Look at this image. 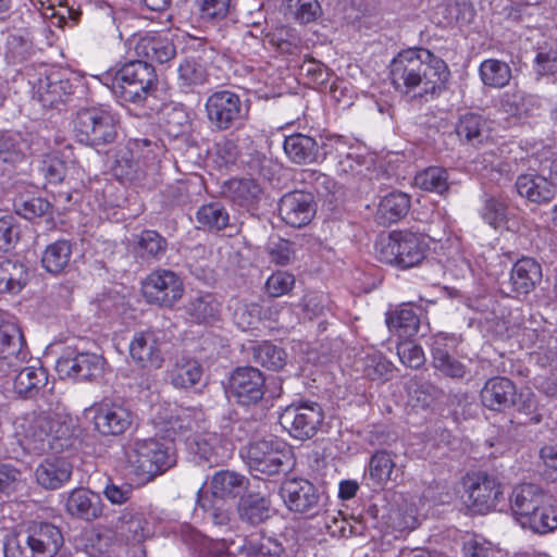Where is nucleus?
<instances>
[{"mask_svg":"<svg viewBox=\"0 0 557 557\" xmlns=\"http://www.w3.org/2000/svg\"><path fill=\"white\" fill-rule=\"evenodd\" d=\"M394 88L411 98L440 95L450 76L445 61L425 48L400 51L391 62Z\"/></svg>","mask_w":557,"mask_h":557,"instance_id":"f257e3e1","label":"nucleus"},{"mask_svg":"<svg viewBox=\"0 0 557 557\" xmlns=\"http://www.w3.org/2000/svg\"><path fill=\"white\" fill-rule=\"evenodd\" d=\"M510 506L522 528L542 534L557 529L555 500L539 485L524 483L516 486L510 496Z\"/></svg>","mask_w":557,"mask_h":557,"instance_id":"f03ea898","label":"nucleus"},{"mask_svg":"<svg viewBox=\"0 0 557 557\" xmlns=\"http://www.w3.org/2000/svg\"><path fill=\"white\" fill-rule=\"evenodd\" d=\"M64 543L59 527L47 521L32 520L8 541L5 557H54Z\"/></svg>","mask_w":557,"mask_h":557,"instance_id":"7ed1b4c3","label":"nucleus"},{"mask_svg":"<svg viewBox=\"0 0 557 557\" xmlns=\"http://www.w3.org/2000/svg\"><path fill=\"white\" fill-rule=\"evenodd\" d=\"M124 463L139 483H148L174 463L170 448L156 438H136L124 447Z\"/></svg>","mask_w":557,"mask_h":557,"instance_id":"20e7f679","label":"nucleus"},{"mask_svg":"<svg viewBox=\"0 0 557 557\" xmlns=\"http://www.w3.org/2000/svg\"><path fill=\"white\" fill-rule=\"evenodd\" d=\"M243 457L250 471L265 475H275L289 471L294 467L292 449L277 438L250 443Z\"/></svg>","mask_w":557,"mask_h":557,"instance_id":"39448f33","label":"nucleus"},{"mask_svg":"<svg viewBox=\"0 0 557 557\" xmlns=\"http://www.w3.org/2000/svg\"><path fill=\"white\" fill-rule=\"evenodd\" d=\"M205 111L211 128L216 132L243 127L249 114L239 95L227 89L211 94L206 100Z\"/></svg>","mask_w":557,"mask_h":557,"instance_id":"423d86ee","label":"nucleus"},{"mask_svg":"<svg viewBox=\"0 0 557 557\" xmlns=\"http://www.w3.org/2000/svg\"><path fill=\"white\" fill-rule=\"evenodd\" d=\"M426 244L423 237L410 232H393L380 243L377 258L381 262L400 269L418 265L424 258Z\"/></svg>","mask_w":557,"mask_h":557,"instance_id":"0eeeda50","label":"nucleus"},{"mask_svg":"<svg viewBox=\"0 0 557 557\" xmlns=\"http://www.w3.org/2000/svg\"><path fill=\"white\" fill-rule=\"evenodd\" d=\"M116 125L113 114L96 107L79 110L74 119L78 141L92 147L113 143L117 136Z\"/></svg>","mask_w":557,"mask_h":557,"instance_id":"6e6552de","label":"nucleus"},{"mask_svg":"<svg viewBox=\"0 0 557 557\" xmlns=\"http://www.w3.org/2000/svg\"><path fill=\"white\" fill-rule=\"evenodd\" d=\"M324 419L322 407L313 401L294 403L283 409L278 421L284 430L296 440L312 438Z\"/></svg>","mask_w":557,"mask_h":557,"instance_id":"1a4fd4ad","label":"nucleus"},{"mask_svg":"<svg viewBox=\"0 0 557 557\" xmlns=\"http://www.w3.org/2000/svg\"><path fill=\"white\" fill-rule=\"evenodd\" d=\"M104 359L95 352L67 346L58 358L55 370L61 379L91 381L103 372Z\"/></svg>","mask_w":557,"mask_h":557,"instance_id":"9d476101","label":"nucleus"},{"mask_svg":"<svg viewBox=\"0 0 557 557\" xmlns=\"http://www.w3.org/2000/svg\"><path fill=\"white\" fill-rule=\"evenodd\" d=\"M280 495L292 512L313 517L322 509V494L309 480L302 478L284 480L280 487Z\"/></svg>","mask_w":557,"mask_h":557,"instance_id":"9b49d317","label":"nucleus"},{"mask_svg":"<svg viewBox=\"0 0 557 557\" xmlns=\"http://www.w3.org/2000/svg\"><path fill=\"white\" fill-rule=\"evenodd\" d=\"M143 294L149 304L170 308L184 294L183 281L171 270H156L143 282Z\"/></svg>","mask_w":557,"mask_h":557,"instance_id":"f8f14e48","label":"nucleus"},{"mask_svg":"<svg viewBox=\"0 0 557 557\" xmlns=\"http://www.w3.org/2000/svg\"><path fill=\"white\" fill-rule=\"evenodd\" d=\"M71 428L60 418L47 414H39L33 419L27 437L36 444L35 449L45 451L47 449L62 450L71 445Z\"/></svg>","mask_w":557,"mask_h":557,"instance_id":"ddd939ff","label":"nucleus"},{"mask_svg":"<svg viewBox=\"0 0 557 557\" xmlns=\"http://www.w3.org/2000/svg\"><path fill=\"white\" fill-rule=\"evenodd\" d=\"M468 493V506L475 512L485 513L494 509L503 496L497 479L485 472L469 475L465 483Z\"/></svg>","mask_w":557,"mask_h":557,"instance_id":"4468645a","label":"nucleus"},{"mask_svg":"<svg viewBox=\"0 0 557 557\" xmlns=\"http://www.w3.org/2000/svg\"><path fill=\"white\" fill-rule=\"evenodd\" d=\"M265 379L253 367H239L230 376L228 392L238 404L250 406L259 403L264 395Z\"/></svg>","mask_w":557,"mask_h":557,"instance_id":"2eb2a0df","label":"nucleus"},{"mask_svg":"<svg viewBox=\"0 0 557 557\" xmlns=\"http://www.w3.org/2000/svg\"><path fill=\"white\" fill-rule=\"evenodd\" d=\"M79 87L77 78L70 77L52 72L44 77H39L34 84V98H36L45 108H53L60 103H65Z\"/></svg>","mask_w":557,"mask_h":557,"instance_id":"dca6fc26","label":"nucleus"},{"mask_svg":"<svg viewBox=\"0 0 557 557\" xmlns=\"http://www.w3.org/2000/svg\"><path fill=\"white\" fill-rule=\"evenodd\" d=\"M29 351L25 338L15 324L0 326V372L17 371L27 361Z\"/></svg>","mask_w":557,"mask_h":557,"instance_id":"f3484780","label":"nucleus"},{"mask_svg":"<svg viewBox=\"0 0 557 557\" xmlns=\"http://www.w3.org/2000/svg\"><path fill=\"white\" fill-rule=\"evenodd\" d=\"M95 430L103 436H117L123 434L133 423L134 414L125 406L115 403H101L94 406Z\"/></svg>","mask_w":557,"mask_h":557,"instance_id":"a211bd4d","label":"nucleus"},{"mask_svg":"<svg viewBox=\"0 0 557 557\" xmlns=\"http://www.w3.org/2000/svg\"><path fill=\"white\" fill-rule=\"evenodd\" d=\"M278 212L286 224L293 227H302L314 216L313 196L301 190L287 193L280 200Z\"/></svg>","mask_w":557,"mask_h":557,"instance_id":"6ab92c4d","label":"nucleus"},{"mask_svg":"<svg viewBox=\"0 0 557 557\" xmlns=\"http://www.w3.org/2000/svg\"><path fill=\"white\" fill-rule=\"evenodd\" d=\"M161 346V332L140 331L135 333L129 344V355L143 368H160L163 362Z\"/></svg>","mask_w":557,"mask_h":557,"instance_id":"aec40b11","label":"nucleus"},{"mask_svg":"<svg viewBox=\"0 0 557 557\" xmlns=\"http://www.w3.org/2000/svg\"><path fill=\"white\" fill-rule=\"evenodd\" d=\"M262 194L259 183L250 177H233L221 185V195L247 211L257 209Z\"/></svg>","mask_w":557,"mask_h":557,"instance_id":"412c9836","label":"nucleus"},{"mask_svg":"<svg viewBox=\"0 0 557 557\" xmlns=\"http://www.w3.org/2000/svg\"><path fill=\"white\" fill-rule=\"evenodd\" d=\"M491 122L484 116L467 112L458 119L455 132L462 145L478 148L491 138Z\"/></svg>","mask_w":557,"mask_h":557,"instance_id":"4be33fe9","label":"nucleus"},{"mask_svg":"<svg viewBox=\"0 0 557 557\" xmlns=\"http://www.w3.org/2000/svg\"><path fill=\"white\" fill-rule=\"evenodd\" d=\"M283 149L288 160L297 165L315 163L324 158L319 143L313 137L301 133L286 136Z\"/></svg>","mask_w":557,"mask_h":557,"instance_id":"5701e85b","label":"nucleus"},{"mask_svg":"<svg viewBox=\"0 0 557 557\" xmlns=\"http://www.w3.org/2000/svg\"><path fill=\"white\" fill-rule=\"evenodd\" d=\"M135 52L150 64H163L175 57L176 48L166 34L154 33L140 37L135 45Z\"/></svg>","mask_w":557,"mask_h":557,"instance_id":"b1692460","label":"nucleus"},{"mask_svg":"<svg viewBox=\"0 0 557 557\" xmlns=\"http://www.w3.org/2000/svg\"><path fill=\"white\" fill-rule=\"evenodd\" d=\"M516 386L509 379L495 376L485 382L481 400L486 408L502 411L516 404Z\"/></svg>","mask_w":557,"mask_h":557,"instance_id":"393cba45","label":"nucleus"},{"mask_svg":"<svg viewBox=\"0 0 557 557\" xmlns=\"http://www.w3.org/2000/svg\"><path fill=\"white\" fill-rule=\"evenodd\" d=\"M541 281V264L533 258H521L510 271L508 286L516 295H528Z\"/></svg>","mask_w":557,"mask_h":557,"instance_id":"a878e982","label":"nucleus"},{"mask_svg":"<svg viewBox=\"0 0 557 557\" xmlns=\"http://www.w3.org/2000/svg\"><path fill=\"white\" fill-rule=\"evenodd\" d=\"M517 193L536 205L550 202L556 195V186L545 176L539 174H521L516 181Z\"/></svg>","mask_w":557,"mask_h":557,"instance_id":"bb28decb","label":"nucleus"},{"mask_svg":"<svg viewBox=\"0 0 557 557\" xmlns=\"http://www.w3.org/2000/svg\"><path fill=\"white\" fill-rule=\"evenodd\" d=\"M66 511L73 517L94 521L101 517L103 503L99 494L85 488H76L67 496Z\"/></svg>","mask_w":557,"mask_h":557,"instance_id":"cd10ccee","label":"nucleus"},{"mask_svg":"<svg viewBox=\"0 0 557 557\" xmlns=\"http://www.w3.org/2000/svg\"><path fill=\"white\" fill-rule=\"evenodd\" d=\"M115 528L121 536L134 543H141L152 534L145 515L134 508H125L121 511Z\"/></svg>","mask_w":557,"mask_h":557,"instance_id":"c85d7f7f","label":"nucleus"},{"mask_svg":"<svg viewBox=\"0 0 557 557\" xmlns=\"http://www.w3.org/2000/svg\"><path fill=\"white\" fill-rule=\"evenodd\" d=\"M71 474V463L60 457L47 458L35 471L38 484L47 490L59 488L70 480Z\"/></svg>","mask_w":557,"mask_h":557,"instance_id":"c756f323","label":"nucleus"},{"mask_svg":"<svg viewBox=\"0 0 557 557\" xmlns=\"http://www.w3.org/2000/svg\"><path fill=\"white\" fill-rule=\"evenodd\" d=\"M112 91L122 102L141 104L149 110L156 109V86L129 82H113Z\"/></svg>","mask_w":557,"mask_h":557,"instance_id":"7c9ffc66","label":"nucleus"},{"mask_svg":"<svg viewBox=\"0 0 557 557\" xmlns=\"http://www.w3.org/2000/svg\"><path fill=\"white\" fill-rule=\"evenodd\" d=\"M168 240L153 230H145L135 237L134 252L147 262L159 261L168 250Z\"/></svg>","mask_w":557,"mask_h":557,"instance_id":"2f4dec72","label":"nucleus"},{"mask_svg":"<svg viewBox=\"0 0 557 557\" xmlns=\"http://www.w3.org/2000/svg\"><path fill=\"white\" fill-rule=\"evenodd\" d=\"M249 486V480L230 470H221L211 479V491L219 498H234L245 492Z\"/></svg>","mask_w":557,"mask_h":557,"instance_id":"473e14b6","label":"nucleus"},{"mask_svg":"<svg viewBox=\"0 0 557 557\" xmlns=\"http://www.w3.org/2000/svg\"><path fill=\"white\" fill-rule=\"evenodd\" d=\"M28 141L20 135H0V165L15 168L32 154Z\"/></svg>","mask_w":557,"mask_h":557,"instance_id":"72a5a7b5","label":"nucleus"},{"mask_svg":"<svg viewBox=\"0 0 557 557\" xmlns=\"http://www.w3.org/2000/svg\"><path fill=\"white\" fill-rule=\"evenodd\" d=\"M369 479L377 486H384L388 482H396L398 470L393 455L387 450L375 451L369 461Z\"/></svg>","mask_w":557,"mask_h":557,"instance_id":"f704fd0d","label":"nucleus"},{"mask_svg":"<svg viewBox=\"0 0 557 557\" xmlns=\"http://www.w3.org/2000/svg\"><path fill=\"white\" fill-rule=\"evenodd\" d=\"M28 271L16 259L0 261V293H18L26 285Z\"/></svg>","mask_w":557,"mask_h":557,"instance_id":"c9c22d12","label":"nucleus"},{"mask_svg":"<svg viewBox=\"0 0 557 557\" xmlns=\"http://www.w3.org/2000/svg\"><path fill=\"white\" fill-rule=\"evenodd\" d=\"M410 198L406 193L392 191L384 196L379 205L377 216L384 224L395 223L407 215Z\"/></svg>","mask_w":557,"mask_h":557,"instance_id":"e433bc0d","label":"nucleus"},{"mask_svg":"<svg viewBox=\"0 0 557 557\" xmlns=\"http://www.w3.org/2000/svg\"><path fill=\"white\" fill-rule=\"evenodd\" d=\"M171 383L177 388H190L200 383L202 379V367L191 358L177 359L170 371Z\"/></svg>","mask_w":557,"mask_h":557,"instance_id":"4c0bfd02","label":"nucleus"},{"mask_svg":"<svg viewBox=\"0 0 557 557\" xmlns=\"http://www.w3.org/2000/svg\"><path fill=\"white\" fill-rule=\"evenodd\" d=\"M221 442V437L216 433L197 434L193 437L190 449L200 460L213 466L224 458Z\"/></svg>","mask_w":557,"mask_h":557,"instance_id":"58836bf2","label":"nucleus"},{"mask_svg":"<svg viewBox=\"0 0 557 557\" xmlns=\"http://www.w3.org/2000/svg\"><path fill=\"white\" fill-rule=\"evenodd\" d=\"M114 82L140 83L146 87L157 85V75L153 66L144 60L125 63L115 74Z\"/></svg>","mask_w":557,"mask_h":557,"instance_id":"ea45409f","label":"nucleus"},{"mask_svg":"<svg viewBox=\"0 0 557 557\" xmlns=\"http://www.w3.org/2000/svg\"><path fill=\"white\" fill-rule=\"evenodd\" d=\"M47 383L48 373L44 368L25 367L14 379V389L23 397H32Z\"/></svg>","mask_w":557,"mask_h":557,"instance_id":"a19ab883","label":"nucleus"},{"mask_svg":"<svg viewBox=\"0 0 557 557\" xmlns=\"http://www.w3.org/2000/svg\"><path fill=\"white\" fill-rule=\"evenodd\" d=\"M72 245L66 239L48 245L42 253V267L52 274L61 273L70 263Z\"/></svg>","mask_w":557,"mask_h":557,"instance_id":"79ce46f5","label":"nucleus"},{"mask_svg":"<svg viewBox=\"0 0 557 557\" xmlns=\"http://www.w3.org/2000/svg\"><path fill=\"white\" fill-rule=\"evenodd\" d=\"M479 74L484 86L490 88H503L511 79L510 66L497 59L484 60L479 67Z\"/></svg>","mask_w":557,"mask_h":557,"instance_id":"37998d69","label":"nucleus"},{"mask_svg":"<svg viewBox=\"0 0 557 557\" xmlns=\"http://www.w3.org/2000/svg\"><path fill=\"white\" fill-rule=\"evenodd\" d=\"M391 331L397 332L400 337L408 338L418 333L420 319L412 308H400L386 318Z\"/></svg>","mask_w":557,"mask_h":557,"instance_id":"c03bdc74","label":"nucleus"},{"mask_svg":"<svg viewBox=\"0 0 557 557\" xmlns=\"http://www.w3.org/2000/svg\"><path fill=\"white\" fill-rule=\"evenodd\" d=\"M238 515L242 521L257 525L270 517V503L257 496L242 498L238 504Z\"/></svg>","mask_w":557,"mask_h":557,"instance_id":"a18cd8bd","label":"nucleus"},{"mask_svg":"<svg viewBox=\"0 0 557 557\" xmlns=\"http://www.w3.org/2000/svg\"><path fill=\"white\" fill-rule=\"evenodd\" d=\"M177 73L180 87L186 92L193 91L208 79L205 66L194 59H186L181 62Z\"/></svg>","mask_w":557,"mask_h":557,"instance_id":"49530a36","label":"nucleus"},{"mask_svg":"<svg viewBox=\"0 0 557 557\" xmlns=\"http://www.w3.org/2000/svg\"><path fill=\"white\" fill-rule=\"evenodd\" d=\"M198 223L210 231H221L228 226L230 214L220 202H210L201 206L196 214Z\"/></svg>","mask_w":557,"mask_h":557,"instance_id":"de8ad7c7","label":"nucleus"},{"mask_svg":"<svg viewBox=\"0 0 557 557\" xmlns=\"http://www.w3.org/2000/svg\"><path fill=\"white\" fill-rule=\"evenodd\" d=\"M448 172L441 166H430L414 176V184L421 189L443 195L449 188Z\"/></svg>","mask_w":557,"mask_h":557,"instance_id":"09e8293b","label":"nucleus"},{"mask_svg":"<svg viewBox=\"0 0 557 557\" xmlns=\"http://www.w3.org/2000/svg\"><path fill=\"white\" fill-rule=\"evenodd\" d=\"M13 205L16 214L29 221L52 214V205L42 197L18 196Z\"/></svg>","mask_w":557,"mask_h":557,"instance_id":"8fccbe9b","label":"nucleus"},{"mask_svg":"<svg viewBox=\"0 0 557 557\" xmlns=\"http://www.w3.org/2000/svg\"><path fill=\"white\" fill-rule=\"evenodd\" d=\"M187 313L197 322H208L216 318L220 304L211 294L197 295L188 301Z\"/></svg>","mask_w":557,"mask_h":557,"instance_id":"3c124183","label":"nucleus"},{"mask_svg":"<svg viewBox=\"0 0 557 557\" xmlns=\"http://www.w3.org/2000/svg\"><path fill=\"white\" fill-rule=\"evenodd\" d=\"M363 368L362 371L367 377L372 381L376 380H388L393 372V363L387 360L382 352L371 349L366 352L362 358Z\"/></svg>","mask_w":557,"mask_h":557,"instance_id":"603ef678","label":"nucleus"},{"mask_svg":"<svg viewBox=\"0 0 557 557\" xmlns=\"http://www.w3.org/2000/svg\"><path fill=\"white\" fill-rule=\"evenodd\" d=\"M252 358L258 364L277 371L284 367L286 354L281 347L264 342L253 347Z\"/></svg>","mask_w":557,"mask_h":557,"instance_id":"864d4df0","label":"nucleus"},{"mask_svg":"<svg viewBox=\"0 0 557 557\" xmlns=\"http://www.w3.org/2000/svg\"><path fill=\"white\" fill-rule=\"evenodd\" d=\"M535 102L534 97L522 91L505 92L500 100L502 109L511 116L529 115L531 106Z\"/></svg>","mask_w":557,"mask_h":557,"instance_id":"5fc2aeb1","label":"nucleus"},{"mask_svg":"<svg viewBox=\"0 0 557 557\" xmlns=\"http://www.w3.org/2000/svg\"><path fill=\"white\" fill-rule=\"evenodd\" d=\"M508 206L502 198L486 196L481 209L482 219L494 228L504 224L507 220Z\"/></svg>","mask_w":557,"mask_h":557,"instance_id":"6e6d98bb","label":"nucleus"},{"mask_svg":"<svg viewBox=\"0 0 557 557\" xmlns=\"http://www.w3.org/2000/svg\"><path fill=\"white\" fill-rule=\"evenodd\" d=\"M283 3L301 24L313 22L321 14L318 0H283Z\"/></svg>","mask_w":557,"mask_h":557,"instance_id":"4d7b16f0","label":"nucleus"},{"mask_svg":"<svg viewBox=\"0 0 557 557\" xmlns=\"http://www.w3.org/2000/svg\"><path fill=\"white\" fill-rule=\"evenodd\" d=\"M433 362V367L444 376L453 380H462L468 373V367L450 354L437 352Z\"/></svg>","mask_w":557,"mask_h":557,"instance_id":"13d9d810","label":"nucleus"},{"mask_svg":"<svg viewBox=\"0 0 557 557\" xmlns=\"http://www.w3.org/2000/svg\"><path fill=\"white\" fill-rule=\"evenodd\" d=\"M69 169V163L59 153L52 152L45 156L40 170L49 183L59 184L65 178Z\"/></svg>","mask_w":557,"mask_h":557,"instance_id":"bf43d9fd","label":"nucleus"},{"mask_svg":"<svg viewBox=\"0 0 557 557\" xmlns=\"http://www.w3.org/2000/svg\"><path fill=\"white\" fill-rule=\"evenodd\" d=\"M261 309L256 304L237 302L233 313L235 324L243 331L253 329L260 321Z\"/></svg>","mask_w":557,"mask_h":557,"instance_id":"052dcab7","label":"nucleus"},{"mask_svg":"<svg viewBox=\"0 0 557 557\" xmlns=\"http://www.w3.org/2000/svg\"><path fill=\"white\" fill-rule=\"evenodd\" d=\"M295 285V276L286 271H277L268 277L265 292L271 297H281L288 294Z\"/></svg>","mask_w":557,"mask_h":557,"instance_id":"680f3d73","label":"nucleus"},{"mask_svg":"<svg viewBox=\"0 0 557 557\" xmlns=\"http://www.w3.org/2000/svg\"><path fill=\"white\" fill-rule=\"evenodd\" d=\"M102 494L113 505L126 504L133 494V486L127 483L116 484L111 478L104 479Z\"/></svg>","mask_w":557,"mask_h":557,"instance_id":"e2e57ef3","label":"nucleus"},{"mask_svg":"<svg viewBox=\"0 0 557 557\" xmlns=\"http://www.w3.org/2000/svg\"><path fill=\"white\" fill-rule=\"evenodd\" d=\"M397 355L401 363L411 369H419L425 362L422 347L411 342L399 344Z\"/></svg>","mask_w":557,"mask_h":557,"instance_id":"0e129e2a","label":"nucleus"},{"mask_svg":"<svg viewBox=\"0 0 557 557\" xmlns=\"http://www.w3.org/2000/svg\"><path fill=\"white\" fill-rule=\"evenodd\" d=\"M299 69L300 74L306 76L313 84L323 85L329 81V69L315 59H305Z\"/></svg>","mask_w":557,"mask_h":557,"instance_id":"69168bd1","label":"nucleus"},{"mask_svg":"<svg viewBox=\"0 0 557 557\" xmlns=\"http://www.w3.org/2000/svg\"><path fill=\"white\" fill-rule=\"evenodd\" d=\"M196 411L188 408L180 409L175 416H171L166 423L169 425V431H172L173 434L183 435L187 431H190L196 424L195 420Z\"/></svg>","mask_w":557,"mask_h":557,"instance_id":"338daca9","label":"nucleus"},{"mask_svg":"<svg viewBox=\"0 0 557 557\" xmlns=\"http://www.w3.org/2000/svg\"><path fill=\"white\" fill-rule=\"evenodd\" d=\"M164 115L168 132L174 136L185 132L189 126V116L181 107L166 108Z\"/></svg>","mask_w":557,"mask_h":557,"instance_id":"774afa93","label":"nucleus"}]
</instances>
